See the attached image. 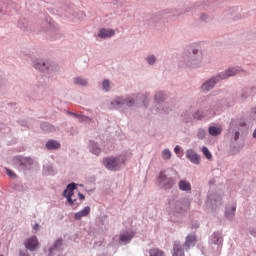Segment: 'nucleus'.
I'll use <instances>...</instances> for the list:
<instances>
[{
  "label": "nucleus",
  "mask_w": 256,
  "mask_h": 256,
  "mask_svg": "<svg viewBox=\"0 0 256 256\" xmlns=\"http://www.w3.org/2000/svg\"><path fill=\"white\" fill-rule=\"evenodd\" d=\"M103 165L109 171H119L121 166L125 165V159H122L121 157H107L103 159Z\"/></svg>",
  "instance_id": "nucleus-1"
},
{
  "label": "nucleus",
  "mask_w": 256,
  "mask_h": 256,
  "mask_svg": "<svg viewBox=\"0 0 256 256\" xmlns=\"http://www.w3.org/2000/svg\"><path fill=\"white\" fill-rule=\"evenodd\" d=\"M158 183L162 189H173L175 179L167 177V175H165V171H161L158 176Z\"/></svg>",
  "instance_id": "nucleus-2"
},
{
  "label": "nucleus",
  "mask_w": 256,
  "mask_h": 256,
  "mask_svg": "<svg viewBox=\"0 0 256 256\" xmlns=\"http://www.w3.org/2000/svg\"><path fill=\"white\" fill-rule=\"evenodd\" d=\"M24 247L29 251H37L39 249V239H37V236L27 238L24 242Z\"/></svg>",
  "instance_id": "nucleus-3"
},
{
  "label": "nucleus",
  "mask_w": 256,
  "mask_h": 256,
  "mask_svg": "<svg viewBox=\"0 0 256 256\" xmlns=\"http://www.w3.org/2000/svg\"><path fill=\"white\" fill-rule=\"evenodd\" d=\"M12 161L14 165L19 167H30V165H33V159L29 157L18 156L14 157Z\"/></svg>",
  "instance_id": "nucleus-4"
},
{
  "label": "nucleus",
  "mask_w": 256,
  "mask_h": 256,
  "mask_svg": "<svg viewBox=\"0 0 256 256\" xmlns=\"http://www.w3.org/2000/svg\"><path fill=\"white\" fill-rule=\"evenodd\" d=\"M77 189V184L71 183L67 186V189L64 191V197H66L68 203L70 205H75V201L73 200V191Z\"/></svg>",
  "instance_id": "nucleus-5"
},
{
  "label": "nucleus",
  "mask_w": 256,
  "mask_h": 256,
  "mask_svg": "<svg viewBox=\"0 0 256 256\" xmlns=\"http://www.w3.org/2000/svg\"><path fill=\"white\" fill-rule=\"evenodd\" d=\"M113 107L119 109L121 105H127L128 107H133L135 105V100L133 98H127L123 100V98H117L112 102Z\"/></svg>",
  "instance_id": "nucleus-6"
},
{
  "label": "nucleus",
  "mask_w": 256,
  "mask_h": 256,
  "mask_svg": "<svg viewBox=\"0 0 256 256\" xmlns=\"http://www.w3.org/2000/svg\"><path fill=\"white\" fill-rule=\"evenodd\" d=\"M186 157L194 165H199L201 163V157L193 149L187 150Z\"/></svg>",
  "instance_id": "nucleus-7"
},
{
  "label": "nucleus",
  "mask_w": 256,
  "mask_h": 256,
  "mask_svg": "<svg viewBox=\"0 0 256 256\" xmlns=\"http://www.w3.org/2000/svg\"><path fill=\"white\" fill-rule=\"evenodd\" d=\"M113 35H115V30H113V29L102 28L98 32V37L100 39H107L109 37H113Z\"/></svg>",
  "instance_id": "nucleus-8"
},
{
  "label": "nucleus",
  "mask_w": 256,
  "mask_h": 256,
  "mask_svg": "<svg viewBox=\"0 0 256 256\" xmlns=\"http://www.w3.org/2000/svg\"><path fill=\"white\" fill-rule=\"evenodd\" d=\"M196 243H197V236L195 234H190L186 236L184 247H186V249H189L190 247H195Z\"/></svg>",
  "instance_id": "nucleus-9"
},
{
  "label": "nucleus",
  "mask_w": 256,
  "mask_h": 256,
  "mask_svg": "<svg viewBox=\"0 0 256 256\" xmlns=\"http://www.w3.org/2000/svg\"><path fill=\"white\" fill-rule=\"evenodd\" d=\"M91 213V207L86 206L84 209L80 210L74 215L76 221H81L82 217H87Z\"/></svg>",
  "instance_id": "nucleus-10"
},
{
  "label": "nucleus",
  "mask_w": 256,
  "mask_h": 256,
  "mask_svg": "<svg viewBox=\"0 0 256 256\" xmlns=\"http://www.w3.org/2000/svg\"><path fill=\"white\" fill-rule=\"evenodd\" d=\"M239 73V69L237 68H229L225 72L219 75L220 79H228V77H233V75H237Z\"/></svg>",
  "instance_id": "nucleus-11"
},
{
  "label": "nucleus",
  "mask_w": 256,
  "mask_h": 256,
  "mask_svg": "<svg viewBox=\"0 0 256 256\" xmlns=\"http://www.w3.org/2000/svg\"><path fill=\"white\" fill-rule=\"evenodd\" d=\"M217 84V78H211L209 81L202 85V91H211Z\"/></svg>",
  "instance_id": "nucleus-12"
},
{
  "label": "nucleus",
  "mask_w": 256,
  "mask_h": 256,
  "mask_svg": "<svg viewBox=\"0 0 256 256\" xmlns=\"http://www.w3.org/2000/svg\"><path fill=\"white\" fill-rule=\"evenodd\" d=\"M178 187L180 191H186V192L191 191V183L188 182L187 180H180L178 183Z\"/></svg>",
  "instance_id": "nucleus-13"
},
{
  "label": "nucleus",
  "mask_w": 256,
  "mask_h": 256,
  "mask_svg": "<svg viewBox=\"0 0 256 256\" xmlns=\"http://www.w3.org/2000/svg\"><path fill=\"white\" fill-rule=\"evenodd\" d=\"M133 236V233L125 232L120 235V241H122V243H129V241L133 239Z\"/></svg>",
  "instance_id": "nucleus-14"
},
{
  "label": "nucleus",
  "mask_w": 256,
  "mask_h": 256,
  "mask_svg": "<svg viewBox=\"0 0 256 256\" xmlns=\"http://www.w3.org/2000/svg\"><path fill=\"white\" fill-rule=\"evenodd\" d=\"M173 256H185V253L183 252V248L179 243L174 244V253Z\"/></svg>",
  "instance_id": "nucleus-15"
},
{
  "label": "nucleus",
  "mask_w": 256,
  "mask_h": 256,
  "mask_svg": "<svg viewBox=\"0 0 256 256\" xmlns=\"http://www.w3.org/2000/svg\"><path fill=\"white\" fill-rule=\"evenodd\" d=\"M35 69H38V71H47V64H45V61L39 60L34 64Z\"/></svg>",
  "instance_id": "nucleus-16"
},
{
  "label": "nucleus",
  "mask_w": 256,
  "mask_h": 256,
  "mask_svg": "<svg viewBox=\"0 0 256 256\" xmlns=\"http://www.w3.org/2000/svg\"><path fill=\"white\" fill-rule=\"evenodd\" d=\"M208 131L209 134L212 135V137H217V135H221V131L223 130L221 129V127L211 126Z\"/></svg>",
  "instance_id": "nucleus-17"
},
{
  "label": "nucleus",
  "mask_w": 256,
  "mask_h": 256,
  "mask_svg": "<svg viewBox=\"0 0 256 256\" xmlns=\"http://www.w3.org/2000/svg\"><path fill=\"white\" fill-rule=\"evenodd\" d=\"M46 147L48 149H59V147H61V144H59V142L55 140H50L46 143Z\"/></svg>",
  "instance_id": "nucleus-18"
},
{
  "label": "nucleus",
  "mask_w": 256,
  "mask_h": 256,
  "mask_svg": "<svg viewBox=\"0 0 256 256\" xmlns=\"http://www.w3.org/2000/svg\"><path fill=\"white\" fill-rule=\"evenodd\" d=\"M90 151L93 155H99L101 153V148H99L94 142H90Z\"/></svg>",
  "instance_id": "nucleus-19"
},
{
  "label": "nucleus",
  "mask_w": 256,
  "mask_h": 256,
  "mask_svg": "<svg viewBox=\"0 0 256 256\" xmlns=\"http://www.w3.org/2000/svg\"><path fill=\"white\" fill-rule=\"evenodd\" d=\"M150 256H165V252L158 248L150 249Z\"/></svg>",
  "instance_id": "nucleus-20"
},
{
  "label": "nucleus",
  "mask_w": 256,
  "mask_h": 256,
  "mask_svg": "<svg viewBox=\"0 0 256 256\" xmlns=\"http://www.w3.org/2000/svg\"><path fill=\"white\" fill-rule=\"evenodd\" d=\"M62 245H63V240H61V239L56 240L53 247L49 249V252L51 253L52 251L61 249Z\"/></svg>",
  "instance_id": "nucleus-21"
},
{
  "label": "nucleus",
  "mask_w": 256,
  "mask_h": 256,
  "mask_svg": "<svg viewBox=\"0 0 256 256\" xmlns=\"http://www.w3.org/2000/svg\"><path fill=\"white\" fill-rule=\"evenodd\" d=\"M74 83L75 85H82L83 87H85V85H87V80L81 77H76L74 78Z\"/></svg>",
  "instance_id": "nucleus-22"
},
{
  "label": "nucleus",
  "mask_w": 256,
  "mask_h": 256,
  "mask_svg": "<svg viewBox=\"0 0 256 256\" xmlns=\"http://www.w3.org/2000/svg\"><path fill=\"white\" fill-rule=\"evenodd\" d=\"M236 207H232L231 210H227L226 211V217L227 219H233V217H235V211H236Z\"/></svg>",
  "instance_id": "nucleus-23"
},
{
  "label": "nucleus",
  "mask_w": 256,
  "mask_h": 256,
  "mask_svg": "<svg viewBox=\"0 0 256 256\" xmlns=\"http://www.w3.org/2000/svg\"><path fill=\"white\" fill-rule=\"evenodd\" d=\"M202 153L203 155H205L206 159H212L213 155L211 154V152L209 151L208 147H203L202 148Z\"/></svg>",
  "instance_id": "nucleus-24"
},
{
  "label": "nucleus",
  "mask_w": 256,
  "mask_h": 256,
  "mask_svg": "<svg viewBox=\"0 0 256 256\" xmlns=\"http://www.w3.org/2000/svg\"><path fill=\"white\" fill-rule=\"evenodd\" d=\"M162 159H165V160L171 159V151H169L168 149L163 150Z\"/></svg>",
  "instance_id": "nucleus-25"
},
{
  "label": "nucleus",
  "mask_w": 256,
  "mask_h": 256,
  "mask_svg": "<svg viewBox=\"0 0 256 256\" xmlns=\"http://www.w3.org/2000/svg\"><path fill=\"white\" fill-rule=\"evenodd\" d=\"M102 87L104 89V91H109L111 84L109 83V80H104L102 82Z\"/></svg>",
  "instance_id": "nucleus-26"
},
{
  "label": "nucleus",
  "mask_w": 256,
  "mask_h": 256,
  "mask_svg": "<svg viewBox=\"0 0 256 256\" xmlns=\"http://www.w3.org/2000/svg\"><path fill=\"white\" fill-rule=\"evenodd\" d=\"M205 135H206V133L203 129L198 130V133H197L198 139H205Z\"/></svg>",
  "instance_id": "nucleus-27"
},
{
  "label": "nucleus",
  "mask_w": 256,
  "mask_h": 256,
  "mask_svg": "<svg viewBox=\"0 0 256 256\" xmlns=\"http://www.w3.org/2000/svg\"><path fill=\"white\" fill-rule=\"evenodd\" d=\"M155 100H156V101H161V100H163V93H162V92H158V93L155 95Z\"/></svg>",
  "instance_id": "nucleus-28"
},
{
  "label": "nucleus",
  "mask_w": 256,
  "mask_h": 256,
  "mask_svg": "<svg viewBox=\"0 0 256 256\" xmlns=\"http://www.w3.org/2000/svg\"><path fill=\"white\" fill-rule=\"evenodd\" d=\"M147 62L149 63V65H153L155 62V56L148 57Z\"/></svg>",
  "instance_id": "nucleus-29"
},
{
  "label": "nucleus",
  "mask_w": 256,
  "mask_h": 256,
  "mask_svg": "<svg viewBox=\"0 0 256 256\" xmlns=\"http://www.w3.org/2000/svg\"><path fill=\"white\" fill-rule=\"evenodd\" d=\"M194 119H203V115L198 111L194 114Z\"/></svg>",
  "instance_id": "nucleus-30"
},
{
  "label": "nucleus",
  "mask_w": 256,
  "mask_h": 256,
  "mask_svg": "<svg viewBox=\"0 0 256 256\" xmlns=\"http://www.w3.org/2000/svg\"><path fill=\"white\" fill-rule=\"evenodd\" d=\"M6 173L9 177H15V172L11 171L10 169H6Z\"/></svg>",
  "instance_id": "nucleus-31"
},
{
  "label": "nucleus",
  "mask_w": 256,
  "mask_h": 256,
  "mask_svg": "<svg viewBox=\"0 0 256 256\" xmlns=\"http://www.w3.org/2000/svg\"><path fill=\"white\" fill-rule=\"evenodd\" d=\"M174 152L176 153V155H179V153L181 152V147L179 145H177L175 148H174Z\"/></svg>",
  "instance_id": "nucleus-32"
},
{
  "label": "nucleus",
  "mask_w": 256,
  "mask_h": 256,
  "mask_svg": "<svg viewBox=\"0 0 256 256\" xmlns=\"http://www.w3.org/2000/svg\"><path fill=\"white\" fill-rule=\"evenodd\" d=\"M19 256H29V253L21 251L19 253Z\"/></svg>",
  "instance_id": "nucleus-33"
},
{
  "label": "nucleus",
  "mask_w": 256,
  "mask_h": 256,
  "mask_svg": "<svg viewBox=\"0 0 256 256\" xmlns=\"http://www.w3.org/2000/svg\"><path fill=\"white\" fill-rule=\"evenodd\" d=\"M237 139H239V132H235V141H237Z\"/></svg>",
  "instance_id": "nucleus-34"
},
{
  "label": "nucleus",
  "mask_w": 256,
  "mask_h": 256,
  "mask_svg": "<svg viewBox=\"0 0 256 256\" xmlns=\"http://www.w3.org/2000/svg\"><path fill=\"white\" fill-rule=\"evenodd\" d=\"M78 196L80 197L81 200L85 199V195L79 193Z\"/></svg>",
  "instance_id": "nucleus-35"
},
{
  "label": "nucleus",
  "mask_w": 256,
  "mask_h": 256,
  "mask_svg": "<svg viewBox=\"0 0 256 256\" xmlns=\"http://www.w3.org/2000/svg\"><path fill=\"white\" fill-rule=\"evenodd\" d=\"M34 229H39V224H36L35 226H34Z\"/></svg>",
  "instance_id": "nucleus-36"
},
{
  "label": "nucleus",
  "mask_w": 256,
  "mask_h": 256,
  "mask_svg": "<svg viewBox=\"0 0 256 256\" xmlns=\"http://www.w3.org/2000/svg\"><path fill=\"white\" fill-rule=\"evenodd\" d=\"M144 100V104H145V102L147 101V98H145L144 96H141Z\"/></svg>",
  "instance_id": "nucleus-37"
},
{
  "label": "nucleus",
  "mask_w": 256,
  "mask_h": 256,
  "mask_svg": "<svg viewBox=\"0 0 256 256\" xmlns=\"http://www.w3.org/2000/svg\"><path fill=\"white\" fill-rule=\"evenodd\" d=\"M0 13H3V8L0 7Z\"/></svg>",
  "instance_id": "nucleus-38"
},
{
  "label": "nucleus",
  "mask_w": 256,
  "mask_h": 256,
  "mask_svg": "<svg viewBox=\"0 0 256 256\" xmlns=\"http://www.w3.org/2000/svg\"><path fill=\"white\" fill-rule=\"evenodd\" d=\"M194 55L197 53V50H193Z\"/></svg>",
  "instance_id": "nucleus-39"
},
{
  "label": "nucleus",
  "mask_w": 256,
  "mask_h": 256,
  "mask_svg": "<svg viewBox=\"0 0 256 256\" xmlns=\"http://www.w3.org/2000/svg\"><path fill=\"white\" fill-rule=\"evenodd\" d=\"M1 256H3V255H1Z\"/></svg>",
  "instance_id": "nucleus-40"
}]
</instances>
